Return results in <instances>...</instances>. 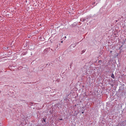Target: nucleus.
<instances>
[{
  "label": "nucleus",
  "instance_id": "1",
  "mask_svg": "<svg viewBox=\"0 0 126 126\" xmlns=\"http://www.w3.org/2000/svg\"><path fill=\"white\" fill-rule=\"evenodd\" d=\"M111 77L112 78L114 79V77L113 74H112L111 76Z\"/></svg>",
  "mask_w": 126,
  "mask_h": 126
},
{
  "label": "nucleus",
  "instance_id": "2",
  "mask_svg": "<svg viewBox=\"0 0 126 126\" xmlns=\"http://www.w3.org/2000/svg\"><path fill=\"white\" fill-rule=\"evenodd\" d=\"M43 121H44L45 122H46V120L45 119H43Z\"/></svg>",
  "mask_w": 126,
  "mask_h": 126
},
{
  "label": "nucleus",
  "instance_id": "3",
  "mask_svg": "<svg viewBox=\"0 0 126 126\" xmlns=\"http://www.w3.org/2000/svg\"><path fill=\"white\" fill-rule=\"evenodd\" d=\"M101 62V60H100L99 61V63H100V62Z\"/></svg>",
  "mask_w": 126,
  "mask_h": 126
},
{
  "label": "nucleus",
  "instance_id": "4",
  "mask_svg": "<svg viewBox=\"0 0 126 126\" xmlns=\"http://www.w3.org/2000/svg\"><path fill=\"white\" fill-rule=\"evenodd\" d=\"M83 113H84V112H82V114H83Z\"/></svg>",
  "mask_w": 126,
  "mask_h": 126
},
{
  "label": "nucleus",
  "instance_id": "5",
  "mask_svg": "<svg viewBox=\"0 0 126 126\" xmlns=\"http://www.w3.org/2000/svg\"><path fill=\"white\" fill-rule=\"evenodd\" d=\"M63 42V41H61V43H62Z\"/></svg>",
  "mask_w": 126,
  "mask_h": 126
},
{
  "label": "nucleus",
  "instance_id": "6",
  "mask_svg": "<svg viewBox=\"0 0 126 126\" xmlns=\"http://www.w3.org/2000/svg\"><path fill=\"white\" fill-rule=\"evenodd\" d=\"M62 120V119H60V120Z\"/></svg>",
  "mask_w": 126,
  "mask_h": 126
},
{
  "label": "nucleus",
  "instance_id": "7",
  "mask_svg": "<svg viewBox=\"0 0 126 126\" xmlns=\"http://www.w3.org/2000/svg\"><path fill=\"white\" fill-rule=\"evenodd\" d=\"M64 37L65 38H66V36H65Z\"/></svg>",
  "mask_w": 126,
  "mask_h": 126
},
{
  "label": "nucleus",
  "instance_id": "8",
  "mask_svg": "<svg viewBox=\"0 0 126 126\" xmlns=\"http://www.w3.org/2000/svg\"><path fill=\"white\" fill-rule=\"evenodd\" d=\"M110 52H112V51H110Z\"/></svg>",
  "mask_w": 126,
  "mask_h": 126
},
{
  "label": "nucleus",
  "instance_id": "9",
  "mask_svg": "<svg viewBox=\"0 0 126 126\" xmlns=\"http://www.w3.org/2000/svg\"><path fill=\"white\" fill-rule=\"evenodd\" d=\"M1 93V91H0V93Z\"/></svg>",
  "mask_w": 126,
  "mask_h": 126
}]
</instances>
